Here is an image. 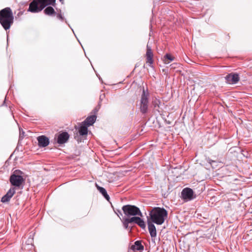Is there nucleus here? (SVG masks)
I'll return each mask as SVG.
<instances>
[{"label":"nucleus","instance_id":"3","mask_svg":"<svg viewBox=\"0 0 252 252\" xmlns=\"http://www.w3.org/2000/svg\"><path fill=\"white\" fill-rule=\"evenodd\" d=\"M55 1L56 0H33L30 4L28 10L32 13L39 12L46 6L53 5Z\"/></svg>","mask_w":252,"mask_h":252},{"label":"nucleus","instance_id":"21","mask_svg":"<svg viewBox=\"0 0 252 252\" xmlns=\"http://www.w3.org/2000/svg\"><path fill=\"white\" fill-rule=\"evenodd\" d=\"M122 222L123 226L125 229H128L129 228L130 230L131 229V227H129V224L130 223V222L128 221L126 218H123Z\"/></svg>","mask_w":252,"mask_h":252},{"label":"nucleus","instance_id":"1","mask_svg":"<svg viewBox=\"0 0 252 252\" xmlns=\"http://www.w3.org/2000/svg\"><path fill=\"white\" fill-rule=\"evenodd\" d=\"M167 216V212L165 209L155 207L150 212L147 219H149L152 223L161 225L163 223Z\"/></svg>","mask_w":252,"mask_h":252},{"label":"nucleus","instance_id":"24","mask_svg":"<svg viewBox=\"0 0 252 252\" xmlns=\"http://www.w3.org/2000/svg\"><path fill=\"white\" fill-rule=\"evenodd\" d=\"M57 17L59 19H60L62 21H63V18L61 14H60V13L58 14L57 15Z\"/></svg>","mask_w":252,"mask_h":252},{"label":"nucleus","instance_id":"7","mask_svg":"<svg viewBox=\"0 0 252 252\" xmlns=\"http://www.w3.org/2000/svg\"><path fill=\"white\" fill-rule=\"evenodd\" d=\"M225 78L226 82L230 84H236L240 79L238 74L235 73H231L227 74Z\"/></svg>","mask_w":252,"mask_h":252},{"label":"nucleus","instance_id":"5","mask_svg":"<svg viewBox=\"0 0 252 252\" xmlns=\"http://www.w3.org/2000/svg\"><path fill=\"white\" fill-rule=\"evenodd\" d=\"M122 210L125 215L126 216H142V214L139 208L136 206L131 205H124L122 207Z\"/></svg>","mask_w":252,"mask_h":252},{"label":"nucleus","instance_id":"6","mask_svg":"<svg viewBox=\"0 0 252 252\" xmlns=\"http://www.w3.org/2000/svg\"><path fill=\"white\" fill-rule=\"evenodd\" d=\"M10 183L14 186L19 187L24 182V179L22 176L13 174L9 179Z\"/></svg>","mask_w":252,"mask_h":252},{"label":"nucleus","instance_id":"12","mask_svg":"<svg viewBox=\"0 0 252 252\" xmlns=\"http://www.w3.org/2000/svg\"><path fill=\"white\" fill-rule=\"evenodd\" d=\"M147 224L150 236L152 238H155L157 236V231L155 225L149 219H147Z\"/></svg>","mask_w":252,"mask_h":252},{"label":"nucleus","instance_id":"4","mask_svg":"<svg viewBox=\"0 0 252 252\" xmlns=\"http://www.w3.org/2000/svg\"><path fill=\"white\" fill-rule=\"evenodd\" d=\"M149 93L147 90L143 89L139 103V109L141 113H147L149 107Z\"/></svg>","mask_w":252,"mask_h":252},{"label":"nucleus","instance_id":"8","mask_svg":"<svg viewBox=\"0 0 252 252\" xmlns=\"http://www.w3.org/2000/svg\"><path fill=\"white\" fill-rule=\"evenodd\" d=\"M182 196L183 199L187 200H190L193 198V191L189 188H185L182 191Z\"/></svg>","mask_w":252,"mask_h":252},{"label":"nucleus","instance_id":"10","mask_svg":"<svg viewBox=\"0 0 252 252\" xmlns=\"http://www.w3.org/2000/svg\"><path fill=\"white\" fill-rule=\"evenodd\" d=\"M38 146L40 147H45L49 144V139L44 135L39 136L37 138Z\"/></svg>","mask_w":252,"mask_h":252},{"label":"nucleus","instance_id":"9","mask_svg":"<svg viewBox=\"0 0 252 252\" xmlns=\"http://www.w3.org/2000/svg\"><path fill=\"white\" fill-rule=\"evenodd\" d=\"M15 193V188H11L6 194L1 198V201L3 203L8 202Z\"/></svg>","mask_w":252,"mask_h":252},{"label":"nucleus","instance_id":"14","mask_svg":"<svg viewBox=\"0 0 252 252\" xmlns=\"http://www.w3.org/2000/svg\"><path fill=\"white\" fill-rule=\"evenodd\" d=\"M131 249L134 252H141L143 250L144 247L142 245L140 241H137L134 243V244L131 246Z\"/></svg>","mask_w":252,"mask_h":252},{"label":"nucleus","instance_id":"17","mask_svg":"<svg viewBox=\"0 0 252 252\" xmlns=\"http://www.w3.org/2000/svg\"><path fill=\"white\" fill-rule=\"evenodd\" d=\"M96 187H97V189L103 195V196L104 197V198L106 200H109L110 199V197H109V195L107 194L106 189L102 187L98 186L97 185H96Z\"/></svg>","mask_w":252,"mask_h":252},{"label":"nucleus","instance_id":"23","mask_svg":"<svg viewBox=\"0 0 252 252\" xmlns=\"http://www.w3.org/2000/svg\"><path fill=\"white\" fill-rule=\"evenodd\" d=\"M137 218H138V217H136V216H135L132 217L130 218H126L127 219V220H128V221L130 222V223H135Z\"/></svg>","mask_w":252,"mask_h":252},{"label":"nucleus","instance_id":"20","mask_svg":"<svg viewBox=\"0 0 252 252\" xmlns=\"http://www.w3.org/2000/svg\"><path fill=\"white\" fill-rule=\"evenodd\" d=\"M135 224L139 226L142 229H145L146 228V224L145 221L141 218L138 217Z\"/></svg>","mask_w":252,"mask_h":252},{"label":"nucleus","instance_id":"22","mask_svg":"<svg viewBox=\"0 0 252 252\" xmlns=\"http://www.w3.org/2000/svg\"><path fill=\"white\" fill-rule=\"evenodd\" d=\"M152 103L155 108L159 107L160 100L157 98H156L155 100H153Z\"/></svg>","mask_w":252,"mask_h":252},{"label":"nucleus","instance_id":"11","mask_svg":"<svg viewBox=\"0 0 252 252\" xmlns=\"http://www.w3.org/2000/svg\"><path fill=\"white\" fill-rule=\"evenodd\" d=\"M146 56L147 60L146 63H149L150 66H151L153 63V54L151 47L148 45V44L147 45V52Z\"/></svg>","mask_w":252,"mask_h":252},{"label":"nucleus","instance_id":"16","mask_svg":"<svg viewBox=\"0 0 252 252\" xmlns=\"http://www.w3.org/2000/svg\"><path fill=\"white\" fill-rule=\"evenodd\" d=\"M175 58L170 54H166L163 58L162 61L165 64H168L172 61H174Z\"/></svg>","mask_w":252,"mask_h":252},{"label":"nucleus","instance_id":"18","mask_svg":"<svg viewBox=\"0 0 252 252\" xmlns=\"http://www.w3.org/2000/svg\"><path fill=\"white\" fill-rule=\"evenodd\" d=\"M87 125H83L80 126L79 132L80 135H87L88 134V127Z\"/></svg>","mask_w":252,"mask_h":252},{"label":"nucleus","instance_id":"25","mask_svg":"<svg viewBox=\"0 0 252 252\" xmlns=\"http://www.w3.org/2000/svg\"><path fill=\"white\" fill-rule=\"evenodd\" d=\"M63 0H60V1H62Z\"/></svg>","mask_w":252,"mask_h":252},{"label":"nucleus","instance_id":"13","mask_svg":"<svg viewBox=\"0 0 252 252\" xmlns=\"http://www.w3.org/2000/svg\"><path fill=\"white\" fill-rule=\"evenodd\" d=\"M69 138V134L66 132H63L58 135L57 142L62 144L67 142Z\"/></svg>","mask_w":252,"mask_h":252},{"label":"nucleus","instance_id":"15","mask_svg":"<svg viewBox=\"0 0 252 252\" xmlns=\"http://www.w3.org/2000/svg\"><path fill=\"white\" fill-rule=\"evenodd\" d=\"M96 117L95 115H93L88 117L83 123L84 125L90 126L92 125L95 121Z\"/></svg>","mask_w":252,"mask_h":252},{"label":"nucleus","instance_id":"2","mask_svg":"<svg viewBox=\"0 0 252 252\" xmlns=\"http://www.w3.org/2000/svg\"><path fill=\"white\" fill-rule=\"evenodd\" d=\"M14 22V16L10 7L0 10V23L5 30H9Z\"/></svg>","mask_w":252,"mask_h":252},{"label":"nucleus","instance_id":"19","mask_svg":"<svg viewBox=\"0 0 252 252\" xmlns=\"http://www.w3.org/2000/svg\"><path fill=\"white\" fill-rule=\"evenodd\" d=\"M45 14L51 16L56 14L54 9L51 6L47 7L44 10Z\"/></svg>","mask_w":252,"mask_h":252}]
</instances>
